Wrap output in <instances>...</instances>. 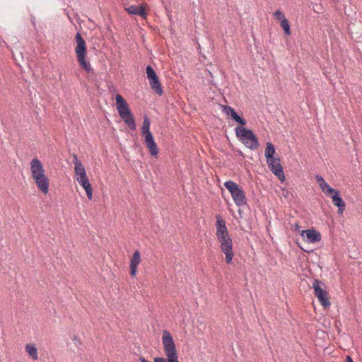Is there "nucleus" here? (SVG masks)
Here are the masks:
<instances>
[{
	"label": "nucleus",
	"instance_id": "nucleus-35",
	"mask_svg": "<svg viewBox=\"0 0 362 362\" xmlns=\"http://www.w3.org/2000/svg\"><path fill=\"white\" fill-rule=\"evenodd\" d=\"M74 340H78V341H79V339H78L76 336H74Z\"/></svg>",
	"mask_w": 362,
	"mask_h": 362
},
{
	"label": "nucleus",
	"instance_id": "nucleus-15",
	"mask_svg": "<svg viewBox=\"0 0 362 362\" xmlns=\"http://www.w3.org/2000/svg\"><path fill=\"white\" fill-rule=\"evenodd\" d=\"M125 10L129 14L138 15L142 18H146L147 13L145 10V8L143 5L139 6H130L128 8H126Z\"/></svg>",
	"mask_w": 362,
	"mask_h": 362
},
{
	"label": "nucleus",
	"instance_id": "nucleus-31",
	"mask_svg": "<svg viewBox=\"0 0 362 362\" xmlns=\"http://www.w3.org/2000/svg\"><path fill=\"white\" fill-rule=\"evenodd\" d=\"M78 163H81V162L78 159L77 156L76 154H74L73 163L74 164V165H78Z\"/></svg>",
	"mask_w": 362,
	"mask_h": 362
},
{
	"label": "nucleus",
	"instance_id": "nucleus-21",
	"mask_svg": "<svg viewBox=\"0 0 362 362\" xmlns=\"http://www.w3.org/2000/svg\"><path fill=\"white\" fill-rule=\"evenodd\" d=\"M83 189L86 190V194L88 198L91 200L93 198V187L91 186V184L90 183L89 180L86 181L85 182H81L79 183Z\"/></svg>",
	"mask_w": 362,
	"mask_h": 362
},
{
	"label": "nucleus",
	"instance_id": "nucleus-23",
	"mask_svg": "<svg viewBox=\"0 0 362 362\" xmlns=\"http://www.w3.org/2000/svg\"><path fill=\"white\" fill-rule=\"evenodd\" d=\"M115 100H116L117 109L120 108V107H124L127 105V103L126 102V100L119 94L116 95Z\"/></svg>",
	"mask_w": 362,
	"mask_h": 362
},
{
	"label": "nucleus",
	"instance_id": "nucleus-20",
	"mask_svg": "<svg viewBox=\"0 0 362 362\" xmlns=\"http://www.w3.org/2000/svg\"><path fill=\"white\" fill-rule=\"evenodd\" d=\"M25 349L28 353L29 356L34 360H37L38 358V353L37 348L32 344H27Z\"/></svg>",
	"mask_w": 362,
	"mask_h": 362
},
{
	"label": "nucleus",
	"instance_id": "nucleus-12",
	"mask_svg": "<svg viewBox=\"0 0 362 362\" xmlns=\"http://www.w3.org/2000/svg\"><path fill=\"white\" fill-rule=\"evenodd\" d=\"M216 226L218 240L229 236L228 229L226 226V222L223 219L217 217Z\"/></svg>",
	"mask_w": 362,
	"mask_h": 362
},
{
	"label": "nucleus",
	"instance_id": "nucleus-3",
	"mask_svg": "<svg viewBox=\"0 0 362 362\" xmlns=\"http://www.w3.org/2000/svg\"><path fill=\"white\" fill-rule=\"evenodd\" d=\"M75 41L76 42L75 52L78 64L86 72L89 73L93 71V69L90 63L86 60L87 53L86 42L79 32L75 36Z\"/></svg>",
	"mask_w": 362,
	"mask_h": 362
},
{
	"label": "nucleus",
	"instance_id": "nucleus-11",
	"mask_svg": "<svg viewBox=\"0 0 362 362\" xmlns=\"http://www.w3.org/2000/svg\"><path fill=\"white\" fill-rule=\"evenodd\" d=\"M144 142L146 145L147 148L149 150V152L151 156H156L158 153V148L157 144L154 141V138L151 134H147L146 135H144Z\"/></svg>",
	"mask_w": 362,
	"mask_h": 362
},
{
	"label": "nucleus",
	"instance_id": "nucleus-17",
	"mask_svg": "<svg viewBox=\"0 0 362 362\" xmlns=\"http://www.w3.org/2000/svg\"><path fill=\"white\" fill-rule=\"evenodd\" d=\"M276 153L275 147L271 142H267L265 148V158L267 162H269L271 159L274 158V154Z\"/></svg>",
	"mask_w": 362,
	"mask_h": 362
},
{
	"label": "nucleus",
	"instance_id": "nucleus-7",
	"mask_svg": "<svg viewBox=\"0 0 362 362\" xmlns=\"http://www.w3.org/2000/svg\"><path fill=\"white\" fill-rule=\"evenodd\" d=\"M146 77L149 81L151 88L158 95H161L163 93L159 78L150 65L146 66Z\"/></svg>",
	"mask_w": 362,
	"mask_h": 362
},
{
	"label": "nucleus",
	"instance_id": "nucleus-24",
	"mask_svg": "<svg viewBox=\"0 0 362 362\" xmlns=\"http://www.w3.org/2000/svg\"><path fill=\"white\" fill-rule=\"evenodd\" d=\"M280 24H281V26L282 27L285 34L287 35H291V28H290V25H289L288 20L286 18L283 19V21H281V22H280Z\"/></svg>",
	"mask_w": 362,
	"mask_h": 362
},
{
	"label": "nucleus",
	"instance_id": "nucleus-27",
	"mask_svg": "<svg viewBox=\"0 0 362 362\" xmlns=\"http://www.w3.org/2000/svg\"><path fill=\"white\" fill-rule=\"evenodd\" d=\"M274 16L275 18L277 21H279V22H281V21H283V19H286L284 14L280 10H276L274 12Z\"/></svg>",
	"mask_w": 362,
	"mask_h": 362
},
{
	"label": "nucleus",
	"instance_id": "nucleus-18",
	"mask_svg": "<svg viewBox=\"0 0 362 362\" xmlns=\"http://www.w3.org/2000/svg\"><path fill=\"white\" fill-rule=\"evenodd\" d=\"M316 180L317 181L320 187L321 188L322 191L325 194H327V192H331L332 188L323 179L322 177L317 175L315 176Z\"/></svg>",
	"mask_w": 362,
	"mask_h": 362
},
{
	"label": "nucleus",
	"instance_id": "nucleus-26",
	"mask_svg": "<svg viewBox=\"0 0 362 362\" xmlns=\"http://www.w3.org/2000/svg\"><path fill=\"white\" fill-rule=\"evenodd\" d=\"M117 111H118L119 116H121V114L125 115V114H129V112H132L129 108L128 104L124 107L118 108Z\"/></svg>",
	"mask_w": 362,
	"mask_h": 362
},
{
	"label": "nucleus",
	"instance_id": "nucleus-9",
	"mask_svg": "<svg viewBox=\"0 0 362 362\" xmlns=\"http://www.w3.org/2000/svg\"><path fill=\"white\" fill-rule=\"evenodd\" d=\"M270 170L281 180L285 178L283 168L281 165V160L279 156L271 159L269 162H267Z\"/></svg>",
	"mask_w": 362,
	"mask_h": 362
},
{
	"label": "nucleus",
	"instance_id": "nucleus-19",
	"mask_svg": "<svg viewBox=\"0 0 362 362\" xmlns=\"http://www.w3.org/2000/svg\"><path fill=\"white\" fill-rule=\"evenodd\" d=\"M150 124L151 122L148 117L147 116H144L141 127V133L143 136L146 135L147 134H151L150 131Z\"/></svg>",
	"mask_w": 362,
	"mask_h": 362
},
{
	"label": "nucleus",
	"instance_id": "nucleus-4",
	"mask_svg": "<svg viewBox=\"0 0 362 362\" xmlns=\"http://www.w3.org/2000/svg\"><path fill=\"white\" fill-rule=\"evenodd\" d=\"M235 131L236 136L247 148L255 150L259 147L258 139L251 129L243 127H237Z\"/></svg>",
	"mask_w": 362,
	"mask_h": 362
},
{
	"label": "nucleus",
	"instance_id": "nucleus-8",
	"mask_svg": "<svg viewBox=\"0 0 362 362\" xmlns=\"http://www.w3.org/2000/svg\"><path fill=\"white\" fill-rule=\"evenodd\" d=\"M221 243V250L226 255V262L230 264L233 257V243L230 236L218 240Z\"/></svg>",
	"mask_w": 362,
	"mask_h": 362
},
{
	"label": "nucleus",
	"instance_id": "nucleus-10",
	"mask_svg": "<svg viewBox=\"0 0 362 362\" xmlns=\"http://www.w3.org/2000/svg\"><path fill=\"white\" fill-rule=\"evenodd\" d=\"M327 195L331 197L333 204L338 207V214H341L345 210L346 204L344 201L340 197L339 191L332 188L331 192H327Z\"/></svg>",
	"mask_w": 362,
	"mask_h": 362
},
{
	"label": "nucleus",
	"instance_id": "nucleus-5",
	"mask_svg": "<svg viewBox=\"0 0 362 362\" xmlns=\"http://www.w3.org/2000/svg\"><path fill=\"white\" fill-rule=\"evenodd\" d=\"M225 187L230 192L234 202L238 206L247 204V198L243 189L232 180L224 182Z\"/></svg>",
	"mask_w": 362,
	"mask_h": 362
},
{
	"label": "nucleus",
	"instance_id": "nucleus-13",
	"mask_svg": "<svg viewBox=\"0 0 362 362\" xmlns=\"http://www.w3.org/2000/svg\"><path fill=\"white\" fill-rule=\"evenodd\" d=\"M302 236H306L310 243H315L321 240V234L314 228L302 230Z\"/></svg>",
	"mask_w": 362,
	"mask_h": 362
},
{
	"label": "nucleus",
	"instance_id": "nucleus-32",
	"mask_svg": "<svg viewBox=\"0 0 362 362\" xmlns=\"http://www.w3.org/2000/svg\"><path fill=\"white\" fill-rule=\"evenodd\" d=\"M346 362H354V361L350 356H346Z\"/></svg>",
	"mask_w": 362,
	"mask_h": 362
},
{
	"label": "nucleus",
	"instance_id": "nucleus-16",
	"mask_svg": "<svg viewBox=\"0 0 362 362\" xmlns=\"http://www.w3.org/2000/svg\"><path fill=\"white\" fill-rule=\"evenodd\" d=\"M121 118L124 120L125 124L129 127L132 130L136 129V124H135V119L132 112H129V114H125L122 115L121 114Z\"/></svg>",
	"mask_w": 362,
	"mask_h": 362
},
{
	"label": "nucleus",
	"instance_id": "nucleus-14",
	"mask_svg": "<svg viewBox=\"0 0 362 362\" xmlns=\"http://www.w3.org/2000/svg\"><path fill=\"white\" fill-rule=\"evenodd\" d=\"M141 262L140 252L138 250H136L130 261V275L132 276H134L137 272V266Z\"/></svg>",
	"mask_w": 362,
	"mask_h": 362
},
{
	"label": "nucleus",
	"instance_id": "nucleus-30",
	"mask_svg": "<svg viewBox=\"0 0 362 362\" xmlns=\"http://www.w3.org/2000/svg\"><path fill=\"white\" fill-rule=\"evenodd\" d=\"M223 111L226 113L227 115L231 116L233 112H235L234 109H233L230 106L223 105Z\"/></svg>",
	"mask_w": 362,
	"mask_h": 362
},
{
	"label": "nucleus",
	"instance_id": "nucleus-28",
	"mask_svg": "<svg viewBox=\"0 0 362 362\" xmlns=\"http://www.w3.org/2000/svg\"><path fill=\"white\" fill-rule=\"evenodd\" d=\"M76 180L78 182V183H81V182L83 183V182H85L89 180L88 177L86 175V173L76 176Z\"/></svg>",
	"mask_w": 362,
	"mask_h": 362
},
{
	"label": "nucleus",
	"instance_id": "nucleus-22",
	"mask_svg": "<svg viewBox=\"0 0 362 362\" xmlns=\"http://www.w3.org/2000/svg\"><path fill=\"white\" fill-rule=\"evenodd\" d=\"M230 117L233 120L240 124V127H243L247 124L246 119L239 116L236 112H233V115Z\"/></svg>",
	"mask_w": 362,
	"mask_h": 362
},
{
	"label": "nucleus",
	"instance_id": "nucleus-2",
	"mask_svg": "<svg viewBox=\"0 0 362 362\" xmlns=\"http://www.w3.org/2000/svg\"><path fill=\"white\" fill-rule=\"evenodd\" d=\"M162 342L167 359L156 357L154 362H179L175 344L171 334L166 329L163 331Z\"/></svg>",
	"mask_w": 362,
	"mask_h": 362
},
{
	"label": "nucleus",
	"instance_id": "nucleus-6",
	"mask_svg": "<svg viewBox=\"0 0 362 362\" xmlns=\"http://www.w3.org/2000/svg\"><path fill=\"white\" fill-rule=\"evenodd\" d=\"M325 287L326 286L323 282L318 279H314L313 288H314L315 295L325 308L329 307L331 305Z\"/></svg>",
	"mask_w": 362,
	"mask_h": 362
},
{
	"label": "nucleus",
	"instance_id": "nucleus-34",
	"mask_svg": "<svg viewBox=\"0 0 362 362\" xmlns=\"http://www.w3.org/2000/svg\"><path fill=\"white\" fill-rule=\"evenodd\" d=\"M295 227L296 230H299L300 227L297 223L295 224Z\"/></svg>",
	"mask_w": 362,
	"mask_h": 362
},
{
	"label": "nucleus",
	"instance_id": "nucleus-29",
	"mask_svg": "<svg viewBox=\"0 0 362 362\" xmlns=\"http://www.w3.org/2000/svg\"><path fill=\"white\" fill-rule=\"evenodd\" d=\"M223 111L226 113L227 115L231 116L233 112H235L234 109H233L230 106L223 105Z\"/></svg>",
	"mask_w": 362,
	"mask_h": 362
},
{
	"label": "nucleus",
	"instance_id": "nucleus-33",
	"mask_svg": "<svg viewBox=\"0 0 362 362\" xmlns=\"http://www.w3.org/2000/svg\"><path fill=\"white\" fill-rule=\"evenodd\" d=\"M139 361H140L141 362H148L146 359H145V358H144V357H142V356L139 358Z\"/></svg>",
	"mask_w": 362,
	"mask_h": 362
},
{
	"label": "nucleus",
	"instance_id": "nucleus-1",
	"mask_svg": "<svg viewBox=\"0 0 362 362\" xmlns=\"http://www.w3.org/2000/svg\"><path fill=\"white\" fill-rule=\"evenodd\" d=\"M30 171L37 188L45 194L49 192V180L45 174L42 162L35 158L30 162Z\"/></svg>",
	"mask_w": 362,
	"mask_h": 362
},
{
	"label": "nucleus",
	"instance_id": "nucleus-25",
	"mask_svg": "<svg viewBox=\"0 0 362 362\" xmlns=\"http://www.w3.org/2000/svg\"><path fill=\"white\" fill-rule=\"evenodd\" d=\"M86 170L82 163H78V165H75V175L76 176L86 173Z\"/></svg>",
	"mask_w": 362,
	"mask_h": 362
}]
</instances>
